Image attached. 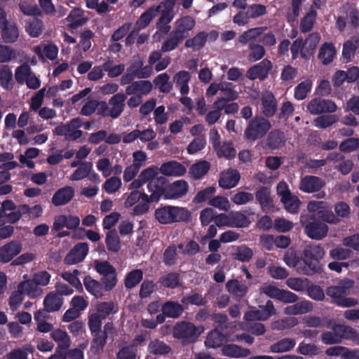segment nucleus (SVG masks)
I'll return each instance as SVG.
<instances>
[{"label": "nucleus", "mask_w": 359, "mask_h": 359, "mask_svg": "<svg viewBox=\"0 0 359 359\" xmlns=\"http://www.w3.org/2000/svg\"><path fill=\"white\" fill-rule=\"evenodd\" d=\"M296 341L292 338H283L270 346V351L274 353L287 352L294 348Z\"/></svg>", "instance_id": "72a5a7b5"}, {"label": "nucleus", "mask_w": 359, "mask_h": 359, "mask_svg": "<svg viewBox=\"0 0 359 359\" xmlns=\"http://www.w3.org/2000/svg\"><path fill=\"white\" fill-rule=\"evenodd\" d=\"M195 25V20L190 15H186L175 21L172 32L184 39L188 36V32L194 29Z\"/></svg>", "instance_id": "2eb2a0df"}, {"label": "nucleus", "mask_w": 359, "mask_h": 359, "mask_svg": "<svg viewBox=\"0 0 359 359\" xmlns=\"http://www.w3.org/2000/svg\"><path fill=\"white\" fill-rule=\"evenodd\" d=\"M255 198L264 211H269L273 208V201L271 196L270 189L266 187H260L255 192Z\"/></svg>", "instance_id": "412c9836"}, {"label": "nucleus", "mask_w": 359, "mask_h": 359, "mask_svg": "<svg viewBox=\"0 0 359 359\" xmlns=\"http://www.w3.org/2000/svg\"><path fill=\"white\" fill-rule=\"evenodd\" d=\"M43 24L41 20L35 16L29 17L26 20L25 29L32 37H38L42 32Z\"/></svg>", "instance_id": "7c9ffc66"}, {"label": "nucleus", "mask_w": 359, "mask_h": 359, "mask_svg": "<svg viewBox=\"0 0 359 359\" xmlns=\"http://www.w3.org/2000/svg\"><path fill=\"white\" fill-rule=\"evenodd\" d=\"M254 252L251 248L243 245L238 246L235 253L233 254V259L241 262H248L253 257Z\"/></svg>", "instance_id": "864d4df0"}, {"label": "nucleus", "mask_w": 359, "mask_h": 359, "mask_svg": "<svg viewBox=\"0 0 359 359\" xmlns=\"http://www.w3.org/2000/svg\"><path fill=\"white\" fill-rule=\"evenodd\" d=\"M34 347L30 344L25 345L23 348L13 349L6 355V359H27L29 353H33Z\"/></svg>", "instance_id": "de8ad7c7"}, {"label": "nucleus", "mask_w": 359, "mask_h": 359, "mask_svg": "<svg viewBox=\"0 0 359 359\" xmlns=\"http://www.w3.org/2000/svg\"><path fill=\"white\" fill-rule=\"evenodd\" d=\"M3 41L7 43L15 42L18 37V29L15 25L8 24L0 30Z\"/></svg>", "instance_id": "603ef678"}, {"label": "nucleus", "mask_w": 359, "mask_h": 359, "mask_svg": "<svg viewBox=\"0 0 359 359\" xmlns=\"http://www.w3.org/2000/svg\"><path fill=\"white\" fill-rule=\"evenodd\" d=\"M206 140L205 135H200L195 137L188 145L187 148V153L194 154L205 148Z\"/></svg>", "instance_id": "e2e57ef3"}, {"label": "nucleus", "mask_w": 359, "mask_h": 359, "mask_svg": "<svg viewBox=\"0 0 359 359\" xmlns=\"http://www.w3.org/2000/svg\"><path fill=\"white\" fill-rule=\"evenodd\" d=\"M93 339L91 341V350L95 353L102 351L107 344V337L105 332H102V330L95 332H91Z\"/></svg>", "instance_id": "c03bdc74"}, {"label": "nucleus", "mask_w": 359, "mask_h": 359, "mask_svg": "<svg viewBox=\"0 0 359 359\" xmlns=\"http://www.w3.org/2000/svg\"><path fill=\"white\" fill-rule=\"evenodd\" d=\"M207 41V32L202 31L196 34L193 38L186 40L185 47L192 48L194 50H199L203 48Z\"/></svg>", "instance_id": "ea45409f"}, {"label": "nucleus", "mask_w": 359, "mask_h": 359, "mask_svg": "<svg viewBox=\"0 0 359 359\" xmlns=\"http://www.w3.org/2000/svg\"><path fill=\"white\" fill-rule=\"evenodd\" d=\"M183 40V39L172 31L170 32L168 39L162 43L161 51L167 53L175 50Z\"/></svg>", "instance_id": "49530a36"}, {"label": "nucleus", "mask_w": 359, "mask_h": 359, "mask_svg": "<svg viewBox=\"0 0 359 359\" xmlns=\"http://www.w3.org/2000/svg\"><path fill=\"white\" fill-rule=\"evenodd\" d=\"M137 349L133 346L126 345L116 353V359H136Z\"/></svg>", "instance_id": "774afa93"}, {"label": "nucleus", "mask_w": 359, "mask_h": 359, "mask_svg": "<svg viewBox=\"0 0 359 359\" xmlns=\"http://www.w3.org/2000/svg\"><path fill=\"white\" fill-rule=\"evenodd\" d=\"M66 20L69 22V27L72 29L83 26L88 21V18L84 17L83 11L80 8H73Z\"/></svg>", "instance_id": "393cba45"}, {"label": "nucleus", "mask_w": 359, "mask_h": 359, "mask_svg": "<svg viewBox=\"0 0 359 359\" xmlns=\"http://www.w3.org/2000/svg\"><path fill=\"white\" fill-rule=\"evenodd\" d=\"M222 351V355L231 358L246 357L250 353L248 348H243L233 344L223 346Z\"/></svg>", "instance_id": "c85d7f7f"}, {"label": "nucleus", "mask_w": 359, "mask_h": 359, "mask_svg": "<svg viewBox=\"0 0 359 359\" xmlns=\"http://www.w3.org/2000/svg\"><path fill=\"white\" fill-rule=\"evenodd\" d=\"M105 243L107 250L111 252H117L121 249V240L115 229L106 233Z\"/></svg>", "instance_id": "4c0bfd02"}, {"label": "nucleus", "mask_w": 359, "mask_h": 359, "mask_svg": "<svg viewBox=\"0 0 359 359\" xmlns=\"http://www.w3.org/2000/svg\"><path fill=\"white\" fill-rule=\"evenodd\" d=\"M217 154L219 157H225L226 158H231L236 156V150L233 147L231 142H224L216 149Z\"/></svg>", "instance_id": "680f3d73"}, {"label": "nucleus", "mask_w": 359, "mask_h": 359, "mask_svg": "<svg viewBox=\"0 0 359 359\" xmlns=\"http://www.w3.org/2000/svg\"><path fill=\"white\" fill-rule=\"evenodd\" d=\"M339 118L335 114L321 115L313 121L315 126L319 128H327L337 122Z\"/></svg>", "instance_id": "13d9d810"}, {"label": "nucleus", "mask_w": 359, "mask_h": 359, "mask_svg": "<svg viewBox=\"0 0 359 359\" xmlns=\"http://www.w3.org/2000/svg\"><path fill=\"white\" fill-rule=\"evenodd\" d=\"M168 186V180L165 176L156 177L149 182L147 189L151 195L150 201L157 202L161 198H165L167 187Z\"/></svg>", "instance_id": "20e7f679"}, {"label": "nucleus", "mask_w": 359, "mask_h": 359, "mask_svg": "<svg viewBox=\"0 0 359 359\" xmlns=\"http://www.w3.org/2000/svg\"><path fill=\"white\" fill-rule=\"evenodd\" d=\"M203 329L194 323L185 320L177 322L172 327V337L184 343L195 342L201 335Z\"/></svg>", "instance_id": "7ed1b4c3"}, {"label": "nucleus", "mask_w": 359, "mask_h": 359, "mask_svg": "<svg viewBox=\"0 0 359 359\" xmlns=\"http://www.w3.org/2000/svg\"><path fill=\"white\" fill-rule=\"evenodd\" d=\"M154 216L161 224H170L177 222H187L191 219V212L186 208L161 205L156 209Z\"/></svg>", "instance_id": "f257e3e1"}, {"label": "nucleus", "mask_w": 359, "mask_h": 359, "mask_svg": "<svg viewBox=\"0 0 359 359\" xmlns=\"http://www.w3.org/2000/svg\"><path fill=\"white\" fill-rule=\"evenodd\" d=\"M210 168V164L207 161H200L194 163L189 168V174L191 179L194 180L201 179L208 173Z\"/></svg>", "instance_id": "cd10ccee"}, {"label": "nucleus", "mask_w": 359, "mask_h": 359, "mask_svg": "<svg viewBox=\"0 0 359 359\" xmlns=\"http://www.w3.org/2000/svg\"><path fill=\"white\" fill-rule=\"evenodd\" d=\"M161 5L156 6H151L144 11L137 19L136 25L140 29H144L147 27L151 21L156 16V15L161 11Z\"/></svg>", "instance_id": "bb28decb"}, {"label": "nucleus", "mask_w": 359, "mask_h": 359, "mask_svg": "<svg viewBox=\"0 0 359 359\" xmlns=\"http://www.w3.org/2000/svg\"><path fill=\"white\" fill-rule=\"evenodd\" d=\"M309 111L313 115H319L325 113H333L337 111L336 104L330 100L320 97L312 99L307 105Z\"/></svg>", "instance_id": "423d86ee"}, {"label": "nucleus", "mask_w": 359, "mask_h": 359, "mask_svg": "<svg viewBox=\"0 0 359 359\" xmlns=\"http://www.w3.org/2000/svg\"><path fill=\"white\" fill-rule=\"evenodd\" d=\"M285 142V134L280 130H271L266 139V144L271 149H278Z\"/></svg>", "instance_id": "e433bc0d"}, {"label": "nucleus", "mask_w": 359, "mask_h": 359, "mask_svg": "<svg viewBox=\"0 0 359 359\" xmlns=\"http://www.w3.org/2000/svg\"><path fill=\"white\" fill-rule=\"evenodd\" d=\"M286 198V199H280V201L283 203L285 208L291 213H297L300 203L299 198L295 196H292L291 194Z\"/></svg>", "instance_id": "338daca9"}, {"label": "nucleus", "mask_w": 359, "mask_h": 359, "mask_svg": "<svg viewBox=\"0 0 359 359\" xmlns=\"http://www.w3.org/2000/svg\"><path fill=\"white\" fill-rule=\"evenodd\" d=\"M152 90V84L148 80H140L133 81L126 88V95H140L142 97L147 95Z\"/></svg>", "instance_id": "dca6fc26"}, {"label": "nucleus", "mask_w": 359, "mask_h": 359, "mask_svg": "<svg viewBox=\"0 0 359 359\" xmlns=\"http://www.w3.org/2000/svg\"><path fill=\"white\" fill-rule=\"evenodd\" d=\"M337 55V50L334 45L331 42H325L319 49L318 59L323 65H328L332 63Z\"/></svg>", "instance_id": "aec40b11"}, {"label": "nucleus", "mask_w": 359, "mask_h": 359, "mask_svg": "<svg viewBox=\"0 0 359 359\" xmlns=\"http://www.w3.org/2000/svg\"><path fill=\"white\" fill-rule=\"evenodd\" d=\"M62 304L63 298L56 292H49L43 300L44 310L49 313L60 310Z\"/></svg>", "instance_id": "5701e85b"}, {"label": "nucleus", "mask_w": 359, "mask_h": 359, "mask_svg": "<svg viewBox=\"0 0 359 359\" xmlns=\"http://www.w3.org/2000/svg\"><path fill=\"white\" fill-rule=\"evenodd\" d=\"M226 290L236 301H241L248 293V286L237 279L229 280L226 283Z\"/></svg>", "instance_id": "6ab92c4d"}, {"label": "nucleus", "mask_w": 359, "mask_h": 359, "mask_svg": "<svg viewBox=\"0 0 359 359\" xmlns=\"http://www.w3.org/2000/svg\"><path fill=\"white\" fill-rule=\"evenodd\" d=\"M170 76L167 73H163L158 75L154 80L156 86H158L161 93H168L172 89V84L169 82Z\"/></svg>", "instance_id": "6e6d98bb"}, {"label": "nucleus", "mask_w": 359, "mask_h": 359, "mask_svg": "<svg viewBox=\"0 0 359 359\" xmlns=\"http://www.w3.org/2000/svg\"><path fill=\"white\" fill-rule=\"evenodd\" d=\"M83 285L86 290L96 298H101L104 295V291L102 285L91 276H86L83 278Z\"/></svg>", "instance_id": "a878e982"}, {"label": "nucleus", "mask_w": 359, "mask_h": 359, "mask_svg": "<svg viewBox=\"0 0 359 359\" xmlns=\"http://www.w3.org/2000/svg\"><path fill=\"white\" fill-rule=\"evenodd\" d=\"M332 331L337 334L339 343L343 339H352L355 337V331L350 326L337 324L332 327Z\"/></svg>", "instance_id": "79ce46f5"}, {"label": "nucleus", "mask_w": 359, "mask_h": 359, "mask_svg": "<svg viewBox=\"0 0 359 359\" xmlns=\"http://www.w3.org/2000/svg\"><path fill=\"white\" fill-rule=\"evenodd\" d=\"M143 279V271L141 269H133L127 273L124 285L127 289L136 287Z\"/></svg>", "instance_id": "a18cd8bd"}, {"label": "nucleus", "mask_w": 359, "mask_h": 359, "mask_svg": "<svg viewBox=\"0 0 359 359\" xmlns=\"http://www.w3.org/2000/svg\"><path fill=\"white\" fill-rule=\"evenodd\" d=\"M159 170L164 176L174 177L182 176L187 172L185 166L177 161H170L162 163Z\"/></svg>", "instance_id": "f3484780"}, {"label": "nucleus", "mask_w": 359, "mask_h": 359, "mask_svg": "<svg viewBox=\"0 0 359 359\" xmlns=\"http://www.w3.org/2000/svg\"><path fill=\"white\" fill-rule=\"evenodd\" d=\"M271 128V122L261 116H255L248 120L244 130V138L252 142L262 139Z\"/></svg>", "instance_id": "f03ea898"}, {"label": "nucleus", "mask_w": 359, "mask_h": 359, "mask_svg": "<svg viewBox=\"0 0 359 359\" xmlns=\"http://www.w3.org/2000/svg\"><path fill=\"white\" fill-rule=\"evenodd\" d=\"M230 227L244 228L250 224V219L243 213L239 211H231L229 212Z\"/></svg>", "instance_id": "f704fd0d"}, {"label": "nucleus", "mask_w": 359, "mask_h": 359, "mask_svg": "<svg viewBox=\"0 0 359 359\" xmlns=\"http://www.w3.org/2000/svg\"><path fill=\"white\" fill-rule=\"evenodd\" d=\"M92 169L93 163L91 162H82L80 166H79L71 175L70 180L74 181L81 180L86 177L90 174V171H91Z\"/></svg>", "instance_id": "3c124183"}, {"label": "nucleus", "mask_w": 359, "mask_h": 359, "mask_svg": "<svg viewBox=\"0 0 359 359\" xmlns=\"http://www.w3.org/2000/svg\"><path fill=\"white\" fill-rule=\"evenodd\" d=\"M75 196V190L71 186H65L57 189L53 194L51 203L55 206H62L69 203Z\"/></svg>", "instance_id": "4468645a"}, {"label": "nucleus", "mask_w": 359, "mask_h": 359, "mask_svg": "<svg viewBox=\"0 0 359 359\" xmlns=\"http://www.w3.org/2000/svg\"><path fill=\"white\" fill-rule=\"evenodd\" d=\"M22 245L18 241H11L0 247V263L12 261L22 251Z\"/></svg>", "instance_id": "1a4fd4ad"}, {"label": "nucleus", "mask_w": 359, "mask_h": 359, "mask_svg": "<svg viewBox=\"0 0 359 359\" xmlns=\"http://www.w3.org/2000/svg\"><path fill=\"white\" fill-rule=\"evenodd\" d=\"M51 338L58 343V348L67 350L69 346V339L66 332L57 329L51 332Z\"/></svg>", "instance_id": "8fccbe9b"}, {"label": "nucleus", "mask_w": 359, "mask_h": 359, "mask_svg": "<svg viewBox=\"0 0 359 359\" xmlns=\"http://www.w3.org/2000/svg\"><path fill=\"white\" fill-rule=\"evenodd\" d=\"M316 15V11L311 10L302 19L300 23V31L302 32L307 33L313 29Z\"/></svg>", "instance_id": "bf43d9fd"}, {"label": "nucleus", "mask_w": 359, "mask_h": 359, "mask_svg": "<svg viewBox=\"0 0 359 359\" xmlns=\"http://www.w3.org/2000/svg\"><path fill=\"white\" fill-rule=\"evenodd\" d=\"M89 251L87 243H76L66 255L63 262L65 265H74L82 262L86 257Z\"/></svg>", "instance_id": "39448f33"}, {"label": "nucleus", "mask_w": 359, "mask_h": 359, "mask_svg": "<svg viewBox=\"0 0 359 359\" xmlns=\"http://www.w3.org/2000/svg\"><path fill=\"white\" fill-rule=\"evenodd\" d=\"M31 72V67L27 64H22L18 67L15 72V78L17 83L20 85L24 84Z\"/></svg>", "instance_id": "0e129e2a"}, {"label": "nucleus", "mask_w": 359, "mask_h": 359, "mask_svg": "<svg viewBox=\"0 0 359 359\" xmlns=\"http://www.w3.org/2000/svg\"><path fill=\"white\" fill-rule=\"evenodd\" d=\"M234 85L230 82H220V90L226 101L232 102L238 99V93L233 89Z\"/></svg>", "instance_id": "09e8293b"}, {"label": "nucleus", "mask_w": 359, "mask_h": 359, "mask_svg": "<svg viewBox=\"0 0 359 359\" xmlns=\"http://www.w3.org/2000/svg\"><path fill=\"white\" fill-rule=\"evenodd\" d=\"M189 189L188 183L184 180H178L167 187L165 199H177L185 196Z\"/></svg>", "instance_id": "ddd939ff"}, {"label": "nucleus", "mask_w": 359, "mask_h": 359, "mask_svg": "<svg viewBox=\"0 0 359 359\" xmlns=\"http://www.w3.org/2000/svg\"><path fill=\"white\" fill-rule=\"evenodd\" d=\"M325 186L320 177L314 175H306L299 182V189L304 193L311 194L320 191Z\"/></svg>", "instance_id": "6e6552de"}, {"label": "nucleus", "mask_w": 359, "mask_h": 359, "mask_svg": "<svg viewBox=\"0 0 359 359\" xmlns=\"http://www.w3.org/2000/svg\"><path fill=\"white\" fill-rule=\"evenodd\" d=\"M325 255L324 248L320 245H307L303 252V257H305L306 260L316 259L320 261Z\"/></svg>", "instance_id": "58836bf2"}, {"label": "nucleus", "mask_w": 359, "mask_h": 359, "mask_svg": "<svg viewBox=\"0 0 359 359\" xmlns=\"http://www.w3.org/2000/svg\"><path fill=\"white\" fill-rule=\"evenodd\" d=\"M147 348L148 351L154 355H166L171 351L170 346L157 339L151 341Z\"/></svg>", "instance_id": "a19ab883"}, {"label": "nucleus", "mask_w": 359, "mask_h": 359, "mask_svg": "<svg viewBox=\"0 0 359 359\" xmlns=\"http://www.w3.org/2000/svg\"><path fill=\"white\" fill-rule=\"evenodd\" d=\"M249 49L250 53L248 57L250 61H258L263 58L266 53L264 46L255 42L249 43Z\"/></svg>", "instance_id": "052dcab7"}, {"label": "nucleus", "mask_w": 359, "mask_h": 359, "mask_svg": "<svg viewBox=\"0 0 359 359\" xmlns=\"http://www.w3.org/2000/svg\"><path fill=\"white\" fill-rule=\"evenodd\" d=\"M266 29V27H259L249 29L239 36L238 41L243 45H245L248 42H253L252 41L256 40L257 38L261 36L263 32Z\"/></svg>", "instance_id": "473e14b6"}, {"label": "nucleus", "mask_w": 359, "mask_h": 359, "mask_svg": "<svg viewBox=\"0 0 359 359\" xmlns=\"http://www.w3.org/2000/svg\"><path fill=\"white\" fill-rule=\"evenodd\" d=\"M126 99L127 95L126 93H118L109 100L110 117L111 118H118L121 115L126 107L125 102Z\"/></svg>", "instance_id": "f8f14e48"}, {"label": "nucleus", "mask_w": 359, "mask_h": 359, "mask_svg": "<svg viewBox=\"0 0 359 359\" xmlns=\"http://www.w3.org/2000/svg\"><path fill=\"white\" fill-rule=\"evenodd\" d=\"M39 285H36L33 279L32 280H27L21 282L18 285V289L24 294L29 296H36L39 294Z\"/></svg>", "instance_id": "69168bd1"}, {"label": "nucleus", "mask_w": 359, "mask_h": 359, "mask_svg": "<svg viewBox=\"0 0 359 359\" xmlns=\"http://www.w3.org/2000/svg\"><path fill=\"white\" fill-rule=\"evenodd\" d=\"M312 309V304L309 301H302L296 304L287 306L285 309V313L287 315H300L304 314Z\"/></svg>", "instance_id": "c9c22d12"}, {"label": "nucleus", "mask_w": 359, "mask_h": 359, "mask_svg": "<svg viewBox=\"0 0 359 359\" xmlns=\"http://www.w3.org/2000/svg\"><path fill=\"white\" fill-rule=\"evenodd\" d=\"M261 110L266 117H272L277 111V100L271 92L262 95L261 98Z\"/></svg>", "instance_id": "a211bd4d"}, {"label": "nucleus", "mask_w": 359, "mask_h": 359, "mask_svg": "<svg viewBox=\"0 0 359 359\" xmlns=\"http://www.w3.org/2000/svg\"><path fill=\"white\" fill-rule=\"evenodd\" d=\"M311 220L305 226L304 231L306 235L316 240H321L325 238L328 232L327 225L316 219Z\"/></svg>", "instance_id": "9d476101"}, {"label": "nucleus", "mask_w": 359, "mask_h": 359, "mask_svg": "<svg viewBox=\"0 0 359 359\" xmlns=\"http://www.w3.org/2000/svg\"><path fill=\"white\" fill-rule=\"evenodd\" d=\"M226 335L219 331L218 328H215L208 333L205 344L208 348H218L226 342Z\"/></svg>", "instance_id": "c756f323"}, {"label": "nucleus", "mask_w": 359, "mask_h": 359, "mask_svg": "<svg viewBox=\"0 0 359 359\" xmlns=\"http://www.w3.org/2000/svg\"><path fill=\"white\" fill-rule=\"evenodd\" d=\"M302 260L304 266L299 269L302 273L307 276H312L317 273H320L322 266L320 261L316 259L306 260L305 257H303Z\"/></svg>", "instance_id": "37998d69"}, {"label": "nucleus", "mask_w": 359, "mask_h": 359, "mask_svg": "<svg viewBox=\"0 0 359 359\" xmlns=\"http://www.w3.org/2000/svg\"><path fill=\"white\" fill-rule=\"evenodd\" d=\"M312 81L306 79L299 83L294 88V97L298 100L305 99L312 88Z\"/></svg>", "instance_id": "5fc2aeb1"}, {"label": "nucleus", "mask_w": 359, "mask_h": 359, "mask_svg": "<svg viewBox=\"0 0 359 359\" xmlns=\"http://www.w3.org/2000/svg\"><path fill=\"white\" fill-rule=\"evenodd\" d=\"M15 82L13 79V73L8 65L0 66V86L6 90L13 88Z\"/></svg>", "instance_id": "2f4dec72"}, {"label": "nucleus", "mask_w": 359, "mask_h": 359, "mask_svg": "<svg viewBox=\"0 0 359 359\" xmlns=\"http://www.w3.org/2000/svg\"><path fill=\"white\" fill-rule=\"evenodd\" d=\"M184 311V306L177 302L169 300L161 305V312L167 316V318H178Z\"/></svg>", "instance_id": "b1692460"}, {"label": "nucleus", "mask_w": 359, "mask_h": 359, "mask_svg": "<svg viewBox=\"0 0 359 359\" xmlns=\"http://www.w3.org/2000/svg\"><path fill=\"white\" fill-rule=\"evenodd\" d=\"M320 40V35L319 33L313 32L309 34L304 41V48L301 52L302 57L309 59L313 54Z\"/></svg>", "instance_id": "4be33fe9"}, {"label": "nucleus", "mask_w": 359, "mask_h": 359, "mask_svg": "<svg viewBox=\"0 0 359 359\" xmlns=\"http://www.w3.org/2000/svg\"><path fill=\"white\" fill-rule=\"evenodd\" d=\"M240 179V172L236 169L229 168L220 173L218 184L224 189H230L237 186Z\"/></svg>", "instance_id": "9b49d317"}, {"label": "nucleus", "mask_w": 359, "mask_h": 359, "mask_svg": "<svg viewBox=\"0 0 359 359\" xmlns=\"http://www.w3.org/2000/svg\"><path fill=\"white\" fill-rule=\"evenodd\" d=\"M271 69V62L268 59H264L259 63L250 67L246 72V76L252 81L257 79H259L260 81H264L268 77L269 73Z\"/></svg>", "instance_id": "0eeeda50"}, {"label": "nucleus", "mask_w": 359, "mask_h": 359, "mask_svg": "<svg viewBox=\"0 0 359 359\" xmlns=\"http://www.w3.org/2000/svg\"><path fill=\"white\" fill-rule=\"evenodd\" d=\"M158 282L165 287L174 289L180 286V275L170 272L159 278Z\"/></svg>", "instance_id": "4d7b16f0"}]
</instances>
